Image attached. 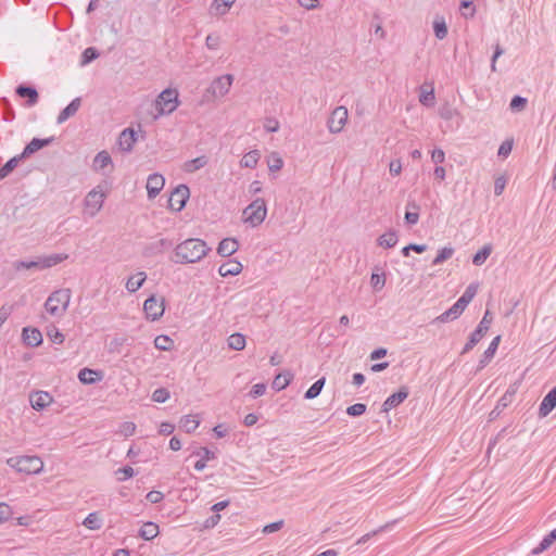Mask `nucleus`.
Instances as JSON below:
<instances>
[{
    "instance_id": "nucleus-1",
    "label": "nucleus",
    "mask_w": 556,
    "mask_h": 556,
    "mask_svg": "<svg viewBox=\"0 0 556 556\" xmlns=\"http://www.w3.org/2000/svg\"><path fill=\"white\" fill-rule=\"evenodd\" d=\"M211 248L202 239L189 238L177 244L174 249L172 262L176 264H190L200 262L207 255Z\"/></svg>"
},
{
    "instance_id": "nucleus-2",
    "label": "nucleus",
    "mask_w": 556,
    "mask_h": 556,
    "mask_svg": "<svg viewBox=\"0 0 556 556\" xmlns=\"http://www.w3.org/2000/svg\"><path fill=\"white\" fill-rule=\"evenodd\" d=\"M68 258V254L66 253H54L50 255H42L36 257L33 261H16L13 264L15 270L20 271L22 269H36L43 270L47 268H51Z\"/></svg>"
},
{
    "instance_id": "nucleus-3",
    "label": "nucleus",
    "mask_w": 556,
    "mask_h": 556,
    "mask_svg": "<svg viewBox=\"0 0 556 556\" xmlns=\"http://www.w3.org/2000/svg\"><path fill=\"white\" fill-rule=\"evenodd\" d=\"M71 301V290L70 289H59L53 291L45 303L46 311L56 317L63 316L66 312L68 304Z\"/></svg>"
},
{
    "instance_id": "nucleus-4",
    "label": "nucleus",
    "mask_w": 556,
    "mask_h": 556,
    "mask_svg": "<svg viewBox=\"0 0 556 556\" xmlns=\"http://www.w3.org/2000/svg\"><path fill=\"white\" fill-rule=\"evenodd\" d=\"M7 464L18 472L36 475L43 469V462L38 456H15L10 457Z\"/></svg>"
},
{
    "instance_id": "nucleus-5",
    "label": "nucleus",
    "mask_w": 556,
    "mask_h": 556,
    "mask_svg": "<svg viewBox=\"0 0 556 556\" xmlns=\"http://www.w3.org/2000/svg\"><path fill=\"white\" fill-rule=\"evenodd\" d=\"M242 215L244 223L249 224L251 227L260 226L267 215L265 200L262 198L255 199L243 210Z\"/></svg>"
},
{
    "instance_id": "nucleus-6",
    "label": "nucleus",
    "mask_w": 556,
    "mask_h": 556,
    "mask_svg": "<svg viewBox=\"0 0 556 556\" xmlns=\"http://www.w3.org/2000/svg\"><path fill=\"white\" fill-rule=\"evenodd\" d=\"M178 104V91L172 88L163 90L155 100V108L161 115L173 113Z\"/></svg>"
},
{
    "instance_id": "nucleus-7",
    "label": "nucleus",
    "mask_w": 556,
    "mask_h": 556,
    "mask_svg": "<svg viewBox=\"0 0 556 556\" xmlns=\"http://www.w3.org/2000/svg\"><path fill=\"white\" fill-rule=\"evenodd\" d=\"M491 323H492L491 314L489 311H486L484 313L482 319L480 320L479 325L477 326V328L469 336L468 341L464 345L463 351L460 353L462 355L470 352L480 342V340L484 337V334L490 329Z\"/></svg>"
},
{
    "instance_id": "nucleus-8",
    "label": "nucleus",
    "mask_w": 556,
    "mask_h": 556,
    "mask_svg": "<svg viewBox=\"0 0 556 556\" xmlns=\"http://www.w3.org/2000/svg\"><path fill=\"white\" fill-rule=\"evenodd\" d=\"M105 198L106 193L101 186H97L87 193L85 198V207L91 217L96 216L100 212Z\"/></svg>"
},
{
    "instance_id": "nucleus-9",
    "label": "nucleus",
    "mask_w": 556,
    "mask_h": 556,
    "mask_svg": "<svg viewBox=\"0 0 556 556\" xmlns=\"http://www.w3.org/2000/svg\"><path fill=\"white\" fill-rule=\"evenodd\" d=\"M190 197V190L187 185H178L170 193L168 207L174 212H180Z\"/></svg>"
},
{
    "instance_id": "nucleus-10",
    "label": "nucleus",
    "mask_w": 556,
    "mask_h": 556,
    "mask_svg": "<svg viewBox=\"0 0 556 556\" xmlns=\"http://www.w3.org/2000/svg\"><path fill=\"white\" fill-rule=\"evenodd\" d=\"M143 311L148 319L152 321L160 319L165 311L164 298L159 300L154 294L150 295L143 303Z\"/></svg>"
},
{
    "instance_id": "nucleus-11",
    "label": "nucleus",
    "mask_w": 556,
    "mask_h": 556,
    "mask_svg": "<svg viewBox=\"0 0 556 556\" xmlns=\"http://www.w3.org/2000/svg\"><path fill=\"white\" fill-rule=\"evenodd\" d=\"M348 109L344 106H337L328 118L327 126L331 134H339L342 131L348 122Z\"/></svg>"
},
{
    "instance_id": "nucleus-12",
    "label": "nucleus",
    "mask_w": 556,
    "mask_h": 556,
    "mask_svg": "<svg viewBox=\"0 0 556 556\" xmlns=\"http://www.w3.org/2000/svg\"><path fill=\"white\" fill-rule=\"evenodd\" d=\"M232 81L233 76L231 74L222 75L212 81L207 88V92L211 93L214 98H222L228 93Z\"/></svg>"
},
{
    "instance_id": "nucleus-13",
    "label": "nucleus",
    "mask_w": 556,
    "mask_h": 556,
    "mask_svg": "<svg viewBox=\"0 0 556 556\" xmlns=\"http://www.w3.org/2000/svg\"><path fill=\"white\" fill-rule=\"evenodd\" d=\"M173 247V241L162 238L160 240L150 242L142 250V255L144 257H153L159 254H162L164 251L170 249Z\"/></svg>"
},
{
    "instance_id": "nucleus-14",
    "label": "nucleus",
    "mask_w": 556,
    "mask_h": 556,
    "mask_svg": "<svg viewBox=\"0 0 556 556\" xmlns=\"http://www.w3.org/2000/svg\"><path fill=\"white\" fill-rule=\"evenodd\" d=\"M15 93L23 99H26V105L31 108L37 104L39 93L34 86L21 84L16 87Z\"/></svg>"
},
{
    "instance_id": "nucleus-15",
    "label": "nucleus",
    "mask_w": 556,
    "mask_h": 556,
    "mask_svg": "<svg viewBox=\"0 0 556 556\" xmlns=\"http://www.w3.org/2000/svg\"><path fill=\"white\" fill-rule=\"evenodd\" d=\"M53 401L50 393L46 391H35L29 394V402L35 410H42L48 407Z\"/></svg>"
},
{
    "instance_id": "nucleus-16",
    "label": "nucleus",
    "mask_w": 556,
    "mask_h": 556,
    "mask_svg": "<svg viewBox=\"0 0 556 556\" xmlns=\"http://www.w3.org/2000/svg\"><path fill=\"white\" fill-rule=\"evenodd\" d=\"M165 179L161 174L153 173L147 179V192L149 199H154L163 189Z\"/></svg>"
},
{
    "instance_id": "nucleus-17",
    "label": "nucleus",
    "mask_w": 556,
    "mask_h": 556,
    "mask_svg": "<svg viewBox=\"0 0 556 556\" xmlns=\"http://www.w3.org/2000/svg\"><path fill=\"white\" fill-rule=\"evenodd\" d=\"M409 392L406 387H401L400 390L390 396L382 404V412H389L392 408L397 407L402 404L408 396Z\"/></svg>"
},
{
    "instance_id": "nucleus-18",
    "label": "nucleus",
    "mask_w": 556,
    "mask_h": 556,
    "mask_svg": "<svg viewBox=\"0 0 556 556\" xmlns=\"http://www.w3.org/2000/svg\"><path fill=\"white\" fill-rule=\"evenodd\" d=\"M137 141V134L132 128H125L118 137L119 149L124 152H130Z\"/></svg>"
},
{
    "instance_id": "nucleus-19",
    "label": "nucleus",
    "mask_w": 556,
    "mask_h": 556,
    "mask_svg": "<svg viewBox=\"0 0 556 556\" xmlns=\"http://www.w3.org/2000/svg\"><path fill=\"white\" fill-rule=\"evenodd\" d=\"M23 342L31 348L38 346L42 342V334L37 328L25 327L22 331Z\"/></svg>"
},
{
    "instance_id": "nucleus-20",
    "label": "nucleus",
    "mask_w": 556,
    "mask_h": 556,
    "mask_svg": "<svg viewBox=\"0 0 556 556\" xmlns=\"http://www.w3.org/2000/svg\"><path fill=\"white\" fill-rule=\"evenodd\" d=\"M556 407V387L548 391V393L543 397L540 407L539 415L541 417H546L554 408Z\"/></svg>"
},
{
    "instance_id": "nucleus-21",
    "label": "nucleus",
    "mask_w": 556,
    "mask_h": 556,
    "mask_svg": "<svg viewBox=\"0 0 556 556\" xmlns=\"http://www.w3.org/2000/svg\"><path fill=\"white\" fill-rule=\"evenodd\" d=\"M53 138H34L29 143L26 144L23 152L20 154L23 159L28 157L29 155L34 154L35 152L39 151L40 149L49 146L52 142Z\"/></svg>"
},
{
    "instance_id": "nucleus-22",
    "label": "nucleus",
    "mask_w": 556,
    "mask_h": 556,
    "mask_svg": "<svg viewBox=\"0 0 556 556\" xmlns=\"http://www.w3.org/2000/svg\"><path fill=\"white\" fill-rule=\"evenodd\" d=\"M239 249V242L235 238H225L223 239L218 247H217V253L223 256L227 257L236 253Z\"/></svg>"
},
{
    "instance_id": "nucleus-23",
    "label": "nucleus",
    "mask_w": 556,
    "mask_h": 556,
    "mask_svg": "<svg viewBox=\"0 0 556 556\" xmlns=\"http://www.w3.org/2000/svg\"><path fill=\"white\" fill-rule=\"evenodd\" d=\"M103 378L101 370H94L91 368H83L78 372V379L84 384H93Z\"/></svg>"
},
{
    "instance_id": "nucleus-24",
    "label": "nucleus",
    "mask_w": 556,
    "mask_h": 556,
    "mask_svg": "<svg viewBox=\"0 0 556 556\" xmlns=\"http://www.w3.org/2000/svg\"><path fill=\"white\" fill-rule=\"evenodd\" d=\"M243 269L242 264L237 260H229L222 264L218 268V273L222 277L237 276Z\"/></svg>"
},
{
    "instance_id": "nucleus-25",
    "label": "nucleus",
    "mask_w": 556,
    "mask_h": 556,
    "mask_svg": "<svg viewBox=\"0 0 556 556\" xmlns=\"http://www.w3.org/2000/svg\"><path fill=\"white\" fill-rule=\"evenodd\" d=\"M81 105V99L75 98L67 104L59 114L56 122L58 124H62L67 121L70 117L74 116Z\"/></svg>"
},
{
    "instance_id": "nucleus-26",
    "label": "nucleus",
    "mask_w": 556,
    "mask_h": 556,
    "mask_svg": "<svg viewBox=\"0 0 556 556\" xmlns=\"http://www.w3.org/2000/svg\"><path fill=\"white\" fill-rule=\"evenodd\" d=\"M500 341H501L500 336L495 337L491 341L490 345L484 351L483 355L481 356V358L479 361V369L484 368L491 362V359L493 358V356L498 348Z\"/></svg>"
},
{
    "instance_id": "nucleus-27",
    "label": "nucleus",
    "mask_w": 556,
    "mask_h": 556,
    "mask_svg": "<svg viewBox=\"0 0 556 556\" xmlns=\"http://www.w3.org/2000/svg\"><path fill=\"white\" fill-rule=\"evenodd\" d=\"M110 165L112 166V157L105 150L100 151L92 162V168L94 172H103Z\"/></svg>"
},
{
    "instance_id": "nucleus-28",
    "label": "nucleus",
    "mask_w": 556,
    "mask_h": 556,
    "mask_svg": "<svg viewBox=\"0 0 556 556\" xmlns=\"http://www.w3.org/2000/svg\"><path fill=\"white\" fill-rule=\"evenodd\" d=\"M200 425V419L197 415H186L180 418L179 426L180 428L187 432L192 433L197 430Z\"/></svg>"
},
{
    "instance_id": "nucleus-29",
    "label": "nucleus",
    "mask_w": 556,
    "mask_h": 556,
    "mask_svg": "<svg viewBox=\"0 0 556 556\" xmlns=\"http://www.w3.org/2000/svg\"><path fill=\"white\" fill-rule=\"evenodd\" d=\"M147 279V275L144 271H138L137 274L130 276L126 282V289L134 293L138 291Z\"/></svg>"
},
{
    "instance_id": "nucleus-30",
    "label": "nucleus",
    "mask_w": 556,
    "mask_h": 556,
    "mask_svg": "<svg viewBox=\"0 0 556 556\" xmlns=\"http://www.w3.org/2000/svg\"><path fill=\"white\" fill-rule=\"evenodd\" d=\"M293 379V374L289 370L278 374L273 381V388L277 391L286 389Z\"/></svg>"
},
{
    "instance_id": "nucleus-31",
    "label": "nucleus",
    "mask_w": 556,
    "mask_h": 556,
    "mask_svg": "<svg viewBox=\"0 0 556 556\" xmlns=\"http://www.w3.org/2000/svg\"><path fill=\"white\" fill-rule=\"evenodd\" d=\"M159 533V526L153 521L144 522L139 531V535L146 541L154 539Z\"/></svg>"
},
{
    "instance_id": "nucleus-32",
    "label": "nucleus",
    "mask_w": 556,
    "mask_h": 556,
    "mask_svg": "<svg viewBox=\"0 0 556 556\" xmlns=\"http://www.w3.org/2000/svg\"><path fill=\"white\" fill-rule=\"evenodd\" d=\"M208 159L205 155L198 156L193 160L187 161L184 164V170L186 173H194L201 168H203L205 165H207Z\"/></svg>"
},
{
    "instance_id": "nucleus-33",
    "label": "nucleus",
    "mask_w": 556,
    "mask_h": 556,
    "mask_svg": "<svg viewBox=\"0 0 556 556\" xmlns=\"http://www.w3.org/2000/svg\"><path fill=\"white\" fill-rule=\"evenodd\" d=\"M260 157H261L260 151L252 150L242 156V159L240 160V165H241V167H245V168H254V167H256Z\"/></svg>"
},
{
    "instance_id": "nucleus-34",
    "label": "nucleus",
    "mask_w": 556,
    "mask_h": 556,
    "mask_svg": "<svg viewBox=\"0 0 556 556\" xmlns=\"http://www.w3.org/2000/svg\"><path fill=\"white\" fill-rule=\"evenodd\" d=\"M399 241L397 235L395 231L390 230L388 232H384L378 238V245L390 249L396 245Z\"/></svg>"
},
{
    "instance_id": "nucleus-35",
    "label": "nucleus",
    "mask_w": 556,
    "mask_h": 556,
    "mask_svg": "<svg viewBox=\"0 0 556 556\" xmlns=\"http://www.w3.org/2000/svg\"><path fill=\"white\" fill-rule=\"evenodd\" d=\"M463 314V311L454 303L447 311L438 316L434 321L446 323L458 318Z\"/></svg>"
},
{
    "instance_id": "nucleus-36",
    "label": "nucleus",
    "mask_w": 556,
    "mask_h": 556,
    "mask_svg": "<svg viewBox=\"0 0 556 556\" xmlns=\"http://www.w3.org/2000/svg\"><path fill=\"white\" fill-rule=\"evenodd\" d=\"M433 31L439 40L447 36V25L443 16H437L433 21Z\"/></svg>"
},
{
    "instance_id": "nucleus-37",
    "label": "nucleus",
    "mask_w": 556,
    "mask_h": 556,
    "mask_svg": "<svg viewBox=\"0 0 556 556\" xmlns=\"http://www.w3.org/2000/svg\"><path fill=\"white\" fill-rule=\"evenodd\" d=\"M325 382H326V378L325 377H321L319 378L318 380H316L308 389L307 391L305 392L304 394V399L306 400H313L315 397H317L324 386H325Z\"/></svg>"
},
{
    "instance_id": "nucleus-38",
    "label": "nucleus",
    "mask_w": 556,
    "mask_h": 556,
    "mask_svg": "<svg viewBox=\"0 0 556 556\" xmlns=\"http://www.w3.org/2000/svg\"><path fill=\"white\" fill-rule=\"evenodd\" d=\"M227 342L229 349L235 351H241L245 348V337L239 332L229 336Z\"/></svg>"
},
{
    "instance_id": "nucleus-39",
    "label": "nucleus",
    "mask_w": 556,
    "mask_h": 556,
    "mask_svg": "<svg viewBox=\"0 0 556 556\" xmlns=\"http://www.w3.org/2000/svg\"><path fill=\"white\" fill-rule=\"evenodd\" d=\"M492 253V245L485 244L483 245L473 256H472V263L476 266H481L484 264V262L488 260L490 254Z\"/></svg>"
},
{
    "instance_id": "nucleus-40",
    "label": "nucleus",
    "mask_w": 556,
    "mask_h": 556,
    "mask_svg": "<svg viewBox=\"0 0 556 556\" xmlns=\"http://www.w3.org/2000/svg\"><path fill=\"white\" fill-rule=\"evenodd\" d=\"M83 525L90 530H99L102 527V520L99 513H90L83 521Z\"/></svg>"
},
{
    "instance_id": "nucleus-41",
    "label": "nucleus",
    "mask_w": 556,
    "mask_h": 556,
    "mask_svg": "<svg viewBox=\"0 0 556 556\" xmlns=\"http://www.w3.org/2000/svg\"><path fill=\"white\" fill-rule=\"evenodd\" d=\"M22 159L23 157L21 155H16L7 161V163L0 168V180L9 176Z\"/></svg>"
},
{
    "instance_id": "nucleus-42",
    "label": "nucleus",
    "mask_w": 556,
    "mask_h": 556,
    "mask_svg": "<svg viewBox=\"0 0 556 556\" xmlns=\"http://www.w3.org/2000/svg\"><path fill=\"white\" fill-rule=\"evenodd\" d=\"M236 0H214L212 9L216 15H224L228 12Z\"/></svg>"
},
{
    "instance_id": "nucleus-43",
    "label": "nucleus",
    "mask_w": 556,
    "mask_h": 556,
    "mask_svg": "<svg viewBox=\"0 0 556 556\" xmlns=\"http://www.w3.org/2000/svg\"><path fill=\"white\" fill-rule=\"evenodd\" d=\"M458 114V111L448 102L439 108V115L442 119L451 121Z\"/></svg>"
},
{
    "instance_id": "nucleus-44",
    "label": "nucleus",
    "mask_w": 556,
    "mask_h": 556,
    "mask_svg": "<svg viewBox=\"0 0 556 556\" xmlns=\"http://www.w3.org/2000/svg\"><path fill=\"white\" fill-rule=\"evenodd\" d=\"M174 341L166 334H160L154 339V346L160 351H169Z\"/></svg>"
},
{
    "instance_id": "nucleus-45",
    "label": "nucleus",
    "mask_w": 556,
    "mask_h": 556,
    "mask_svg": "<svg viewBox=\"0 0 556 556\" xmlns=\"http://www.w3.org/2000/svg\"><path fill=\"white\" fill-rule=\"evenodd\" d=\"M453 253H454V249L453 248H451V247L442 248L441 250H439L437 256L432 261V265L435 266V265L442 264L443 262H445L448 258H451Z\"/></svg>"
},
{
    "instance_id": "nucleus-46",
    "label": "nucleus",
    "mask_w": 556,
    "mask_h": 556,
    "mask_svg": "<svg viewBox=\"0 0 556 556\" xmlns=\"http://www.w3.org/2000/svg\"><path fill=\"white\" fill-rule=\"evenodd\" d=\"M459 10L465 18H471L476 14V8L471 0H462Z\"/></svg>"
},
{
    "instance_id": "nucleus-47",
    "label": "nucleus",
    "mask_w": 556,
    "mask_h": 556,
    "mask_svg": "<svg viewBox=\"0 0 556 556\" xmlns=\"http://www.w3.org/2000/svg\"><path fill=\"white\" fill-rule=\"evenodd\" d=\"M283 166V161L279 153L273 152L268 157V168L270 172L280 170Z\"/></svg>"
},
{
    "instance_id": "nucleus-48",
    "label": "nucleus",
    "mask_w": 556,
    "mask_h": 556,
    "mask_svg": "<svg viewBox=\"0 0 556 556\" xmlns=\"http://www.w3.org/2000/svg\"><path fill=\"white\" fill-rule=\"evenodd\" d=\"M99 55H100L99 51L96 48H93V47L86 48L84 50V52L81 53L80 62L83 65L89 64L93 60H96Z\"/></svg>"
},
{
    "instance_id": "nucleus-49",
    "label": "nucleus",
    "mask_w": 556,
    "mask_h": 556,
    "mask_svg": "<svg viewBox=\"0 0 556 556\" xmlns=\"http://www.w3.org/2000/svg\"><path fill=\"white\" fill-rule=\"evenodd\" d=\"M370 285L374 290L379 291L381 290L386 285V274L381 273H372L370 277Z\"/></svg>"
},
{
    "instance_id": "nucleus-50",
    "label": "nucleus",
    "mask_w": 556,
    "mask_h": 556,
    "mask_svg": "<svg viewBox=\"0 0 556 556\" xmlns=\"http://www.w3.org/2000/svg\"><path fill=\"white\" fill-rule=\"evenodd\" d=\"M509 404H510V399L501 397L497 401V404L494 407V409L490 413V419L492 420V419L496 418L502 413V410L504 408H506Z\"/></svg>"
},
{
    "instance_id": "nucleus-51",
    "label": "nucleus",
    "mask_w": 556,
    "mask_h": 556,
    "mask_svg": "<svg viewBox=\"0 0 556 556\" xmlns=\"http://www.w3.org/2000/svg\"><path fill=\"white\" fill-rule=\"evenodd\" d=\"M118 481H125L135 476V470L130 466H124L115 471Z\"/></svg>"
},
{
    "instance_id": "nucleus-52",
    "label": "nucleus",
    "mask_w": 556,
    "mask_h": 556,
    "mask_svg": "<svg viewBox=\"0 0 556 556\" xmlns=\"http://www.w3.org/2000/svg\"><path fill=\"white\" fill-rule=\"evenodd\" d=\"M434 100L435 96L433 89L429 91H422L419 96V102L425 106H433Z\"/></svg>"
},
{
    "instance_id": "nucleus-53",
    "label": "nucleus",
    "mask_w": 556,
    "mask_h": 556,
    "mask_svg": "<svg viewBox=\"0 0 556 556\" xmlns=\"http://www.w3.org/2000/svg\"><path fill=\"white\" fill-rule=\"evenodd\" d=\"M169 399V391L165 388L155 389L152 393V400L156 403H164Z\"/></svg>"
},
{
    "instance_id": "nucleus-54",
    "label": "nucleus",
    "mask_w": 556,
    "mask_h": 556,
    "mask_svg": "<svg viewBox=\"0 0 556 556\" xmlns=\"http://www.w3.org/2000/svg\"><path fill=\"white\" fill-rule=\"evenodd\" d=\"M366 412V405L363 403H356L346 408V414L352 417H358Z\"/></svg>"
},
{
    "instance_id": "nucleus-55",
    "label": "nucleus",
    "mask_w": 556,
    "mask_h": 556,
    "mask_svg": "<svg viewBox=\"0 0 556 556\" xmlns=\"http://www.w3.org/2000/svg\"><path fill=\"white\" fill-rule=\"evenodd\" d=\"M205 46L210 50H217L220 46V37L217 34H210L206 36Z\"/></svg>"
},
{
    "instance_id": "nucleus-56",
    "label": "nucleus",
    "mask_w": 556,
    "mask_h": 556,
    "mask_svg": "<svg viewBox=\"0 0 556 556\" xmlns=\"http://www.w3.org/2000/svg\"><path fill=\"white\" fill-rule=\"evenodd\" d=\"M527 105V99L521 96H515L510 101V109L513 111H522Z\"/></svg>"
},
{
    "instance_id": "nucleus-57",
    "label": "nucleus",
    "mask_w": 556,
    "mask_h": 556,
    "mask_svg": "<svg viewBox=\"0 0 556 556\" xmlns=\"http://www.w3.org/2000/svg\"><path fill=\"white\" fill-rule=\"evenodd\" d=\"M513 150V140H505L498 148L497 154L498 156L505 159L509 155Z\"/></svg>"
},
{
    "instance_id": "nucleus-58",
    "label": "nucleus",
    "mask_w": 556,
    "mask_h": 556,
    "mask_svg": "<svg viewBox=\"0 0 556 556\" xmlns=\"http://www.w3.org/2000/svg\"><path fill=\"white\" fill-rule=\"evenodd\" d=\"M48 336H49L50 340L55 344H62L65 340L64 334L58 328H53L52 330H49Z\"/></svg>"
},
{
    "instance_id": "nucleus-59",
    "label": "nucleus",
    "mask_w": 556,
    "mask_h": 556,
    "mask_svg": "<svg viewBox=\"0 0 556 556\" xmlns=\"http://www.w3.org/2000/svg\"><path fill=\"white\" fill-rule=\"evenodd\" d=\"M136 431V425L131 421H125L119 427V433H122L125 437H130Z\"/></svg>"
},
{
    "instance_id": "nucleus-60",
    "label": "nucleus",
    "mask_w": 556,
    "mask_h": 556,
    "mask_svg": "<svg viewBox=\"0 0 556 556\" xmlns=\"http://www.w3.org/2000/svg\"><path fill=\"white\" fill-rule=\"evenodd\" d=\"M265 392H266V384L265 383H256L251 388V390L249 392V396H251L252 399H256V397L262 396Z\"/></svg>"
},
{
    "instance_id": "nucleus-61",
    "label": "nucleus",
    "mask_w": 556,
    "mask_h": 556,
    "mask_svg": "<svg viewBox=\"0 0 556 556\" xmlns=\"http://www.w3.org/2000/svg\"><path fill=\"white\" fill-rule=\"evenodd\" d=\"M11 515V507L7 503H0V523L7 521Z\"/></svg>"
},
{
    "instance_id": "nucleus-62",
    "label": "nucleus",
    "mask_w": 556,
    "mask_h": 556,
    "mask_svg": "<svg viewBox=\"0 0 556 556\" xmlns=\"http://www.w3.org/2000/svg\"><path fill=\"white\" fill-rule=\"evenodd\" d=\"M431 160L435 164H442L445 161V152L441 148H435L431 152Z\"/></svg>"
},
{
    "instance_id": "nucleus-63",
    "label": "nucleus",
    "mask_w": 556,
    "mask_h": 556,
    "mask_svg": "<svg viewBox=\"0 0 556 556\" xmlns=\"http://www.w3.org/2000/svg\"><path fill=\"white\" fill-rule=\"evenodd\" d=\"M478 291V285L477 283H470L465 292L463 293L462 298H465L467 301L471 302L475 298L476 293Z\"/></svg>"
},
{
    "instance_id": "nucleus-64",
    "label": "nucleus",
    "mask_w": 556,
    "mask_h": 556,
    "mask_svg": "<svg viewBox=\"0 0 556 556\" xmlns=\"http://www.w3.org/2000/svg\"><path fill=\"white\" fill-rule=\"evenodd\" d=\"M478 291V285L477 283H470L465 292L463 293L462 298H465L467 301L471 302L475 298L476 293Z\"/></svg>"
}]
</instances>
